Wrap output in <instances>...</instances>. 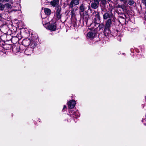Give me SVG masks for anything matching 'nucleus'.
<instances>
[{
  "instance_id": "obj_1",
  "label": "nucleus",
  "mask_w": 146,
  "mask_h": 146,
  "mask_svg": "<svg viewBox=\"0 0 146 146\" xmlns=\"http://www.w3.org/2000/svg\"><path fill=\"white\" fill-rule=\"evenodd\" d=\"M31 42V41L29 38H26L24 39L22 42V44L25 46H29Z\"/></svg>"
},
{
  "instance_id": "obj_2",
  "label": "nucleus",
  "mask_w": 146,
  "mask_h": 146,
  "mask_svg": "<svg viewBox=\"0 0 146 146\" xmlns=\"http://www.w3.org/2000/svg\"><path fill=\"white\" fill-rule=\"evenodd\" d=\"M76 104V102L73 100L70 101L68 103L69 108L72 109L73 108Z\"/></svg>"
},
{
  "instance_id": "obj_3",
  "label": "nucleus",
  "mask_w": 146,
  "mask_h": 146,
  "mask_svg": "<svg viewBox=\"0 0 146 146\" xmlns=\"http://www.w3.org/2000/svg\"><path fill=\"white\" fill-rule=\"evenodd\" d=\"M33 49L31 47L28 48L25 51V54L27 55H29L33 53Z\"/></svg>"
},
{
  "instance_id": "obj_4",
  "label": "nucleus",
  "mask_w": 146,
  "mask_h": 146,
  "mask_svg": "<svg viewBox=\"0 0 146 146\" xmlns=\"http://www.w3.org/2000/svg\"><path fill=\"white\" fill-rule=\"evenodd\" d=\"M56 14L57 18L58 19H60L61 18L62 14L60 8L58 7L57 8Z\"/></svg>"
},
{
  "instance_id": "obj_5",
  "label": "nucleus",
  "mask_w": 146,
  "mask_h": 146,
  "mask_svg": "<svg viewBox=\"0 0 146 146\" xmlns=\"http://www.w3.org/2000/svg\"><path fill=\"white\" fill-rule=\"evenodd\" d=\"M79 0H72L70 4V6L72 7L74 5H76L79 3Z\"/></svg>"
},
{
  "instance_id": "obj_6",
  "label": "nucleus",
  "mask_w": 146,
  "mask_h": 146,
  "mask_svg": "<svg viewBox=\"0 0 146 146\" xmlns=\"http://www.w3.org/2000/svg\"><path fill=\"white\" fill-rule=\"evenodd\" d=\"M95 3H91V7L94 9H96L98 7V5L99 4V2L98 0H95Z\"/></svg>"
},
{
  "instance_id": "obj_7",
  "label": "nucleus",
  "mask_w": 146,
  "mask_h": 146,
  "mask_svg": "<svg viewBox=\"0 0 146 146\" xmlns=\"http://www.w3.org/2000/svg\"><path fill=\"white\" fill-rule=\"evenodd\" d=\"M47 28L51 31H54L56 29V27L54 24H51L49 25Z\"/></svg>"
},
{
  "instance_id": "obj_8",
  "label": "nucleus",
  "mask_w": 146,
  "mask_h": 146,
  "mask_svg": "<svg viewBox=\"0 0 146 146\" xmlns=\"http://www.w3.org/2000/svg\"><path fill=\"white\" fill-rule=\"evenodd\" d=\"M59 1V0H53L50 2V3L52 6L54 7L58 4Z\"/></svg>"
},
{
  "instance_id": "obj_9",
  "label": "nucleus",
  "mask_w": 146,
  "mask_h": 146,
  "mask_svg": "<svg viewBox=\"0 0 146 146\" xmlns=\"http://www.w3.org/2000/svg\"><path fill=\"white\" fill-rule=\"evenodd\" d=\"M110 33V31L109 28L105 27L104 29V35L105 36H108Z\"/></svg>"
},
{
  "instance_id": "obj_10",
  "label": "nucleus",
  "mask_w": 146,
  "mask_h": 146,
  "mask_svg": "<svg viewBox=\"0 0 146 146\" xmlns=\"http://www.w3.org/2000/svg\"><path fill=\"white\" fill-rule=\"evenodd\" d=\"M111 20L110 19H109L107 21L105 27L109 28L111 26Z\"/></svg>"
},
{
  "instance_id": "obj_11",
  "label": "nucleus",
  "mask_w": 146,
  "mask_h": 146,
  "mask_svg": "<svg viewBox=\"0 0 146 146\" xmlns=\"http://www.w3.org/2000/svg\"><path fill=\"white\" fill-rule=\"evenodd\" d=\"M87 36L90 38L91 39H93L95 36V34L92 32L88 33L87 35Z\"/></svg>"
},
{
  "instance_id": "obj_12",
  "label": "nucleus",
  "mask_w": 146,
  "mask_h": 146,
  "mask_svg": "<svg viewBox=\"0 0 146 146\" xmlns=\"http://www.w3.org/2000/svg\"><path fill=\"white\" fill-rule=\"evenodd\" d=\"M112 14H111V15H110L109 14L107 13H105L104 15H103V17L104 19H107L109 17H110V16H112Z\"/></svg>"
},
{
  "instance_id": "obj_13",
  "label": "nucleus",
  "mask_w": 146,
  "mask_h": 146,
  "mask_svg": "<svg viewBox=\"0 0 146 146\" xmlns=\"http://www.w3.org/2000/svg\"><path fill=\"white\" fill-rule=\"evenodd\" d=\"M44 11L45 14L47 15H49L50 14L51 10L48 8H44Z\"/></svg>"
},
{
  "instance_id": "obj_14",
  "label": "nucleus",
  "mask_w": 146,
  "mask_h": 146,
  "mask_svg": "<svg viewBox=\"0 0 146 146\" xmlns=\"http://www.w3.org/2000/svg\"><path fill=\"white\" fill-rule=\"evenodd\" d=\"M89 17V15L87 14H85L83 15V20H84L86 22L87 21L88 19V18Z\"/></svg>"
},
{
  "instance_id": "obj_15",
  "label": "nucleus",
  "mask_w": 146,
  "mask_h": 146,
  "mask_svg": "<svg viewBox=\"0 0 146 146\" xmlns=\"http://www.w3.org/2000/svg\"><path fill=\"white\" fill-rule=\"evenodd\" d=\"M77 10V9H76L75 10H74V9H72L71 11V16L72 17H74L76 15V11Z\"/></svg>"
},
{
  "instance_id": "obj_16",
  "label": "nucleus",
  "mask_w": 146,
  "mask_h": 146,
  "mask_svg": "<svg viewBox=\"0 0 146 146\" xmlns=\"http://www.w3.org/2000/svg\"><path fill=\"white\" fill-rule=\"evenodd\" d=\"M80 12H83L84 11L85 8L83 4L80 7Z\"/></svg>"
},
{
  "instance_id": "obj_17",
  "label": "nucleus",
  "mask_w": 146,
  "mask_h": 146,
  "mask_svg": "<svg viewBox=\"0 0 146 146\" xmlns=\"http://www.w3.org/2000/svg\"><path fill=\"white\" fill-rule=\"evenodd\" d=\"M5 6L8 9H11L12 8V6L9 4L7 3L5 4Z\"/></svg>"
},
{
  "instance_id": "obj_18",
  "label": "nucleus",
  "mask_w": 146,
  "mask_h": 146,
  "mask_svg": "<svg viewBox=\"0 0 146 146\" xmlns=\"http://www.w3.org/2000/svg\"><path fill=\"white\" fill-rule=\"evenodd\" d=\"M5 8V5L2 3H0V10L3 11Z\"/></svg>"
},
{
  "instance_id": "obj_19",
  "label": "nucleus",
  "mask_w": 146,
  "mask_h": 146,
  "mask_svg": "<svg viewBox=\"0 0 146 146\" xmlns=\"http://www.w3.org/2000/svg\"><path fill=\"white\" fill-rule=\"evenodd\" d=\"M133 0H130L128 2V4L131 5H132L133 4Z\"/></svg>"
},
{
  "instance_id": "obj_20",
  "label": "nucleus",
  "mask_w": 146,
  "mask_h": 146,
  "mask_svg": "<svg viewBox=\"0 0 146 146\" xmlns=\"http://www.w3.org/2000/svg\"><path fill=\"white\" fill-rule=\"evenodd\" d=\"M6 2H9L10 3H11V4H13V1L12 0H5V1Z\"/></svg>"
},
{
  "instance_id": "obj_21",
  "label": "nucleus",
  "mask_w": 146,
  "mask_h": 146,
  "mask_svg": "<svg viewBox=\"0 0 146 146\" xmlns=\"http://www.w3.org/2000/svg\"><path fill=\"white\" fill-rule=\"evenodd\" d=\"M73 114L74 115H75V116L76 115H77V116L76 117V118L78 117L79 116V115L78 114V113L76 112H74L73 113Z\"/></svg>"
},
{
  "instance_id": "obj_22",
  "label": "nucleus",
  "mask_w": 146,
  "mask_h": 146,
  "mask_svg": "<svg viewBox=\"0 0 146 146\" xmlns=\"http://www.w3.org/2000/svg\"><path fill=\"white\" fill-rule=\"evenodd\" d=\"M96 17L98 19H99L100 16L99 14H97L96 15Z\"/></svg>"
},
{
  "instance_id": "obj_23",
  "label": "nucleus",
  "mask_w": 146,
  "mask_h": 146,
  "mask_svg": "<svg viewBox=\"0 0 146 146\" xmlns=\"http://www.w3.org/2000/svg\"><path fill=\"white\" fill-rule=\"evenodd\" d=\"M98 26L100 28H101V27L102 28L103 27H104V26L103 25V24H101V25H99Z\"/></svg>"
},
{
  "instance_id": "obj_24",
  "label": "nucleus",
  "mask_w": 146,
  "mask_h": 146,
  "mask_svg": "<svg viewBox=\"0 0 146 146\" xmlns=\"http://www.w3.org/2000/svg\"><path fill=\"white\" fill-rule=\"evenodd\" d=\"M66 108V106L65 105H64L63 108L62 109V111H63Z\"/></svg>"
},
{
  "instance_id": "obj_25",
  "label": "nucleus",
  "mask_w": 146,
  "mask_h": 146,
  "mask_svg": "<svg viewBox=\"0 0 146 146\" xmlns=\"http://www.w3.org/2000/svg\"><path fill=\"white\" fill-rule=\"evenodd\" d=\"M5 1V0H0V2L2 3L3 2Z\"/></svg>"
},
{
  "instance_id": "obj_26",
  "label": "nucleus",
  "mask_w": 146,
  "mask_h": 146,
  "mask_svg": "<svg viewBox=\"0 0 146 146\" xmlns=\"http://www.w3.org/2000/svg\"><path fill=\"white\" fill-rule=\"evenodd\" d=\"M4 26V25H2L1 26V28L3 27V26Z\"/></svg>"
},
{
  "instance_id": "obj_27",
  "label": "nucleus",
  "mask_w": 146,
  "mask_h": 146,
  "mask_svg": "<svg viewBox=\"0 0 146 146\" xmlns=\"http://www.w3.org/2000/svg\"><path fill=\"white\" fill-rule=\"evenodd\" d=\"M44 25H48V23H45L44 24Z\"/></svg>"
},
{
  "instance_id": "obj_28",
  "label": "nucleus",
  "mask_w": 146,
  "mask_h": 146,
  "mask_svg": "<svg viewBox=\"0 0 146 146\" xmlns=\"http://www.w3.org/2000/svg\"><path fill=\"white\" fill-rule=\"evenodd\" d=\"M120 0L122 1H124V0Z\"/></svg>"
},
{
  "instance_id": "obj_29",
  "label": "nucleus",
  "mask_w": 146,
  "mask_h": 146,
  "mask_svg": "<svg viewBox=\"0 0 146 146\" xmlns=\"http://www.w3.org/2000/svg\"><path fill=\"white\" fill-rule=\"evenodd\" d=\"M145 118H146V114H145Z\"/></svg>"
},
{
  "instance_id": "obj_30",
  "label": "nucleus",
  "mask_w": 146,
  "mask_h": 146,
  "mask_svg": "<svg viewBox=\"0 0 146 146\" xmlns=\"http://www.w3.org/2000/svg\"><path fill=\"white\" fill-rule=\"evenodd\" d=\"M144 125H146V124H144Z\"/></svg>"
},
{
  "instance_id": "obj_31",
  "label": "nucleus",
  "mask_w": 146,
  "mask_h": 146,
  "mask_svg": "<svg viewBox=\"0 0 146 146\" xmlns=\"http://www.w3.org/2000/svg\"><path fill=\"white\" fill-rule=\"evenodd\" d=\"M1 16V14H0V17Z\"/></svg>"
}]
</instances>
